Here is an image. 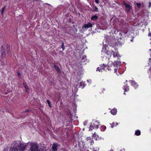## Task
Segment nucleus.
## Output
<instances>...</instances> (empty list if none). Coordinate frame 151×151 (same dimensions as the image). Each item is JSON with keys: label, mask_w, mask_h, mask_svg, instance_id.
Returning <instances> with one entry per match:
<instances>
[{"label": "nucleus", "mask_w": 151, "mask_h": 151, "mask_svg": "<svg viewBox=\"0 0 151 151\" xmlns=\"http://www.w3.org/2000/svg\"><path fill=\"white\" fill-rule=\"evenodd\" d=\"M121 63L120 61H119L118 60H117V61H115L114 62H109L108 63V65L110 67H111L112 66H113L114 67V72L116 73V74H117V70L118 68L119 67V65Z\"/></svg>", "instance_id": "nucleus-1"}, {"label": "nucleus", "mask_w": 151, "mask_h": 151, "mask_svg": "<svg viewBox=\"0 0 151 151\" xmlns=\"http://www.w3.org/2000/svg\"><path fill=\"white\" fill-rule=\"evenodd\" d=\"M78 145L80 151H85L86 147L85 146V143L83 141H81L78 142Z\"/></svg>", "instance_id": "nucleus-2"}, {"label": "nucleus", "mask_w": 151, "mask_h": 151, "mask_svg": "<svg viewBox=\"0 0 151 151\" xmlns=\"http://www.w3.org/2000/svg\"><path fill=\"white\" fill-rule=\"evenodd\" d=\"M39 147L38 145L35 143H33L30 147V151H38Z\"/></svg>", "instance_id": "nucleus-3"}, {"label": "nucleus", "mask_w": 151, "mask_h": 151, "mask_svg": "<svg viewBox=\"0 0 151 151\" xmlns=\"http://www.w3.org/2000/svg\"><path fill=\"white\" fill-rule=\"evenodd\" d=\"M27 147V145L24 144H20L18 147V149L20 151H24Z\"/></svg>", "instance_id": "nucleus-4"}, {"label": "nucleus", "mask_w": 151, "mask_h": 151, "mask_svg": "<svg viewBox=\"0 0 151 151\" xmlns=\"http://www.w3.org/2000/svg\"><path fill=\"white\" fill-rule=\"evenodd\" d=\"M106 67V65L105 64H103L100 65L99 67H98L96 69V71H99L100 72L102 71V70H105Z\"/></svg>", "instance_id": "nucleus-5"}, {"label": "nucleus", "mask_w": 151, "mask_h": 151, "mask_svg": "<svg viewBox=\"0 0 151 151\" xmlns=\"http://www.w3.org/2000/svg\"><path fill=\"white\" fill-rule=\"evenodd\" d=\"M123 4L126 7V12H129L130 10L132 9V7L130 5L127 4L124 1H123Z\"/></svg>", "instance_id": "nucleus-6"}, {"label": "nucleus", "mask_w": 151, "mask_h": 151, "mask_svg": "<svg viewBox=\"0 0 151 151\" xmlns=\"http://www.w3.org/2000/svg\"><path fill=\"white\" fill-rule=\"evenodd\" d=\"M90 128L89 130H92L93 129H97L99 127V125L98 124H96L95 123H91V125H90Z\"/></svg>", "instance_id": "nucleus-7"}, {"label": "nucleus", "mask_w": 151, "mask_h": 151, "mask_svg": "<svg viewBox=\"0 0 151 151\" xmlns=\"http://www.w3.org/2000/svg\"><path fill=\"white\" fill-rule=\"evenodd\" d=\"M59 146V144L58 143H54L52 146V149L53 151H57V147Z\"/></svg>", "instance_id": "nucleus-8"}, {"label": "nucleus", "mask_w": 151, "mask_h": 151, "mask_svg": "<svg viewBox=\"0 0 151 151\" xmlns=\"http://www.w3.org/2000/svg\"><path fill=\"white\" fill-rule=\"evenodd\" d=\"M55 99L57 100V101H60V94L59 93L56 92L55 96Z\"/></svg>", "instance_id": "nucleus-9"}, {"label": "nucleus", "mask_w": 151, "mask_h": 151, "mask_svg": "<svg viewBox=\"0 0 151 151\" xmlns=\"http://www.w3.org/2000/svg\"><path fill=\"white\" fill-rule=\"evenodd\" d=\"M112 55L114 58H117V60H116V61H117V60L120 61V60L119 58V57H120V56H119V55L118 53L114 52H112Z\"/></svg>", "instance_id": "nucleus-10"}, {"label": "nucleus", "mask_w": 151, "mask_h": 151, "mask_svg": "<svg viewBox=\"0 0 151 151\" xmlns=\"http://www.w3.org/2000/svg\"><path fill=\"white\" fill-rule=\"evenodd\" d=\"M86 84H85L83 82H80L79 85H78L77 86L78 87L83 88L85 86Z\"/></svg>", "instance_id": "nucleus-11"}, {"label": "nucleus", "mask_w": 151, "mask_h": 151, "mask_svg": "<svg viewBox=\"0 0 151 151\" xmlns=\"http://www.w3.org/2000/svg\"><path fill=\"white\" fill-rule=\"evenodd\" d=\"M92 27V24L90 22L88 23L87 24H86L84 25L83 28H88L89 27Z\"/></svg>", "instance_id": "nucleus-12"}, {"label": "nucleus", "mask_w": 151, "mask_h": 151, "mask_svg": "<svg viewBox=\"0 0 151 151\" xmlns=\"http://www.w3.org/2000/svg\"><path fill=\"white\" fill-rule=\"evenodd\" d=\"M54 67L55 68V70L58 73H61V71L58 67V66L56 65H54Z\"/></svg>", "instance_id": "nucleus-13"}, {"label": "nucleus", "mask_w": 151, "mask_h": 151, "mask_svg": "<svg viewBox=\"0 0 151 151\" xmlns=\"http://www.w3.org/2000/svg\"><path fill=\"white\" fill-rule=\"evenodd\" d=\"M117 109L115 108H114L112 109L110 111L111 113L113 115H116L117 113Z\"/></svg>", "instance_id": "nucleus-14"}, {"label": "nucleus", "mask_w": 151, "mask_h": 151, "mask_svg": "<svg viewBox=\"0 0 151 151\" xmlns=\"http://www.w3.org/2000/svg\"><path fill=\"white\" fill-rule=\"evenodd\" d=\"M129 81L132 85L134 86V87H136L138 86L137 83L134 81Z\"/></svg>", "instance_id": "nucleus-15"}, {"label": "nucleus", "mask_w": 151, "mask_h": 151, "mask_svg": "<svg viewBox=\"0 0 151 151\" xmlns=\"http://www.w3.org/2000/svg\"><path fill=\"white\" fill-rule=\"evenodd\" d=\"M98 19V17L96 15H93L91 17V19L92 20L95 21L97 20Z\"/></svg>", "instance_id": "nucleus-16"}, {"label": "nucleus", "mask_w": 151, "mask_h": 151, "mask_svg": "<svg viewBox=\"0 0 151 151\" xmlns=\"http://www.w3.org/2000/svg\"><path fill=\"white\" fill-rule=\"evenodd\" d=\"M87 140H89V143H90L91 145H92L93 143V139L90 138V137H88L87 138Z\"/></svg>", "instance_id": "nucleus-17"}, {"label": "nucleus", "mask_w": 151, "mask_h": 151, "mask_svg": "<svg viewBox=\"0 0 151 151\" xmlns=\"http://www.w3.org/2000/svg\"><path fill=\"white\" fill-rule=\"evenodd\" d=\"M111 125V127L113 128L115 126H116L117 125H118V123H116L115 124L114 123H112L111 124H110Z\"/></svg>", "instance_id": "nucleus-18"}, {"label": "nucleus", "mask_w": 151, "mask_h": 151, "mask_svg": "<svg viewBox=\"0 0 151 151\" xmlns=\"http://www.w3.org/2000/svg\"><path fill=\"white\" fill-rule=\"evenodd\" d=\"M140 131L139 130H137L135 132V134L137 136H139L140 134Z\"/></svg>", "instance_id": "nucleus-19"}, {"label": "nucleus", "mask_w": 151, "mask_h": 151, "mask_svg": "<svg viewBox=\"0 0 151 151\" xmlns=\"http://www.w3.org/2000/svg\"><path fill=\"white\" fill-rule=\"evenodd\" d=\"M23 85L24 86V88H25V89L26 90V92H27V90L29 89V88H28V86H27V85H26V84L24 83H23Z\"/></svg>", "instance_id": "nucleus-20"}, {"label": "nucleus", "mask_w": 151, "mask_h": 151, "mask_svg": "<svg viewBox=\"0 0 151 151\" xmlns=\"http://www.w3.org/2000/svg\"><path fill=\"white\" fill-rule=\"evenodd\" d=\"M6 55L5 52H1V56L2 58H4Z\"/></svg>", "instance_id": "nucleus-21"}, {"label": "nucleus", "mask_w": 151, "mask_h": 151, "mask_svg": "<svg viewBox=\"0 0 151 151\" xmlns=\"http://www.w3.org/2000/svg\"><path fill=\"white\" fill-rule=\"evenodd\" d=\"M61 47L63 49V51L65 49V47L64 46V43L63 41L62 42V44L61 45Z\"/></svg>", "instance_id": "nucleus-22"}, {"label": "nucleus", "mask_w": 151, "mask_h": 151, "mask_svg": "<svg viewBox=\"0 0 151 151\" xmlns=\"http://www.w3.org/2000/svg\"><path fill=\"white\" fill-rule=\"evenodd\" d=\"M1 52H5V48L3 45H2L1 46Z\"/></svg>", "instance_id": "nucleus-23"}, {"label": "nucleus", "mask_w": 151, "mask_h": 151, "mask_svg": "<svg viewBox=\"0 0 151 151\" xmlns=\"http://www.w3.org/2000/svg\"><path fill=\"white\" fill-rule=\"evenodd\" d=\"M10 151H18L17 149L16 148H13L10 149Z\"/></svg>", "instance_id": "nucleus-24"}, {"label": "nucleus", "mask_w": 151, "mask_h": 151, "mask_svg": "<svg viewBox=\"0 0 151 151\" xmlns=\"http://www.w3.org/2000/svg\"><path fill=\"white\" fill-rule=\"evenodd\" d=\"M5 6H4V7H3L2 8V9H1V14L2 15H3V14L4 12V9H5Z\"/></svg>", "instance_id": "nucleus-25"}, {"label": "nucleus", "mask_w": 151, "mask_h": 151, "mask_svg": "<svg viewBox=\"0 0 151 151\" xmlns=\"http://www.w3.org/2000/svg\"><path fill=\"white\" fill-rule=\"evenodd\" d=\"M136 4L138 8H139L141 6V4L140 3H136Z\"/></svg>", "instance_id": "nucleus-26"}, {"label": "nucleus", "mask_w": 151, "mask_h": 151, "mask_svg": "<svg viewBox=\"0 0 151 151\" xmlns=\"http://www.w3.org/2000/svg\"><path fill=\"white\" fill-rule=\"evenodd\" d=\"M101 127L103 129V131H105L106 128V127L105 126H102Z\"/></svg>", "instance_id": "nucleus-27"}, {"label": "nucleus", "mask_w": 151, "mask_h": 151, "mask_svg": "<svg viewBox=\"0 0 151 151\" xmlns=\"http://www.w3.org/2000/svg\"><path fill=\"white\" fill-rule=\"evenodd\" d=\"M6 49H7V50H10V46L8 44H7V45Z\"/></svg>", "instance_id": "nucleus-28"}, {"label": "nucleus", "mask_w": 151, "mask_h": 151, "mask_svg": "<svg viewBox=\"0 0 151 151\" xmlns=\"http://www.w3.org/2000/svg\"><path fill=\"white\" fill-rule=\"evenodd\" d=\"M94 11L96 12H98L99 11L98 8L96 7V6H95L94 7Z\"/></svg>", "instance_id": "nucleus-29"}, {"label": "nucleus", "mask_w": 151, "mask_h": 151, "mask_svg": "<svg viewBox=\"0 0 151 151\" xmlns=\"http://www.w3.org/2000/svg\"><path fill=\"white\" fill-rule=\"evenodd\" d=\"M7 53L8 55H10L11 54L10 50H7Z\"/></svg>", "instance_id": "nucleus-30"}, {"label": "nucleus", "mask_w": 151, "mask_h": 151, "mask_svg": "<svg viewBox=\"0 0 151 151\" xmlns=\"http://www.w3.org/2000/svg\"><path fill=\"white\" fill-rule=\"evenodd\" d=\"M29 111V110H26L25 111H23V113H25L26 112H28Z\"/></svg>", "instance_id": "nucleus-31"}, {"label": "nucleus", "mask_w": 151, "mask_h": 151, "mask_svg": "<svg viewBox=\"0 0 151 151\" xmlns=\"http://www.w3.org/2000/svg\"><path fill=\"white\" fill-rule=\"evenodd\" d=\"M46 101L48 104H50V102L49 100H47Z\"/></svg>", "instance_id": "nucleus-32"}, {"label": "nucleus", "mask_w": 151, "mask_h": 151, "mask_svg": "<svg viewBox=\"0 0 151 151\" xmlns=\"http://www.w3.org/2000/svg\"><path fill=\"white\" fill-rule=\"evenodd\" d=\"M129 90V88L128 87H127L126 88H125L124 89L125 91H127Z\"/></svg>", "instance_id": "nucleus-33"}, {"label": "nucleus", "mask_w": 151, "mask_h": 151, "mask_svg": "<svg viewBox=\"0 0 151 151\" xmlns=\"http://www.w3.org/2000/svg\"><path fill=\"white\" fill-rule=\"evenodd\" d=\"M99 0H95V2L97 4L99 3Z\"/></svg>", "instance_id": "nucleus-34"}, {"label": "nucleus", "mask_w": 151, "mask_h": 151, "mask_svg": "<svg viewBox=\"0 0 151 151\" xmlns=\"http://www.w3.org/2000/svg\"><path fill=\"white\" fill-rule=\"evenodd\" d=\"M68 33L70 35H72V36H73V35H74V33H70V32H69V33Z\"/></svg>", "instance_id": "nucleus-35"}, {"label": "nucleus", "mask_w": 151, "mask_h": 151, "mask_svg": "<svg viewBox=\"0 0 151 151\" xmlns=\"http://www.w3.org/2000/svg\"><path fill=\"white\" fill-rule=\"evenodd\" d=\"M87 122H85L84 123V125H86L87 124Z\"/></svg>", "instance_id": "nucleus-36"}, {"label": "nucleus", "mask_w": 151, "mask_h": 151, "mask_svg": "<svg viewBox=\"0 0 151 151\" xmlns=\"http://www.w3.org/2000/svg\"><path fill=\"white\" fill-rule=\"evenodd\" d=\"M17 75H18V76H20V73L19 72H18L17 73Z\"/></svg>", "instance_id": "nucleus-37"}, {"label": "nucleus", "mask_w": 151, "mask_h": 151, "mask_svg": "<svg viewBox=\"0 0 151 151\" xmlns=\"http://www.w3.org/2000/svg\"><path fill=\"white\" fill-rule=\"evenodd\" d=\"M7 148L6 147H5L4 148V151H6Z\"/></svg>", "instance_id": "nucleus-38"}, {"label": "nucleus", "mask_w": 151, "mask_h": 151, "mask_svg": "<svg viewBox=\"0 0 151 151\" xmlns=\"http://www.w3.org/2000/svg\"><path fill=\"white\" fill-rule=\"evenodd\" d=\"M92 151H97V150L95 149V148H93Z\"/></svg>", "instance_id": "nucleus-39"}, {"label": "nucleus", "mask_w": 151, "mask_h": 151, "mask_svg": "<svg viewBox=\"0 0 151 151\" xmlns=\"http://www.w3.org/2000/svg\"><path fill=\"white\" fill-rule=\"evenodd\" d=\"M48 105H49V106L50 108H51V104H48Z\"/></svg>", "instance_id": "nucleus-40"}, {"label": "nucleus", "mask_w": 151, "mask_h": 151, "mask_svg": "<svg viewBox=\"0 0 151 151\" xmlns=\"http://www.w3.org/2000/svg\"><path fill=\"white\" fill-rule=\"evenodd\" d=\"M150 4H151V3H150V5H149V7H150Z\"/></svg>", "instance_id": "nucleus-41"}, {"label": "nucleus", "mask_w": 151, "mask_h": 151, "mask_svg": "<svg viewBox=\"0 0 151 151\" xmlns=\"http://www.w3.org/2000/svg\"><path fill=\"white\" fill-rule=\"evenodd\" d=\"M95 133H94L93 134V137H94V136H95Z\"/></svg>", "instance_id": "nucleus-42"}, {"label": "nucleus", "mask_w": 151, "mask_h": 151, "mask_svg": "<svg viewBox=\"0 0 151 151\" xmlns=\"http://www.w3.org/2000/svg\"><path fill=\"white\" fill-rule=\"evenodd\" d=\"M75 30L76 31V32H77V29H75Z\"/></svg>", "instance_id": "nucleus-43"}, {"label": "nucleus", "mask_w": 151, "mask_h": 151, "mask_svg": "<svg viewBox=\"0 0 151 151\" xmlns=\"http://www.w3.org/2000/svg\"><path fill=\"white\" fill-rule=\"evenodd\" d=\"M131 41L132 42V41H133V40H131Z\"/></svg>", "instance_id": "nucleus-44"}]
</instances>
